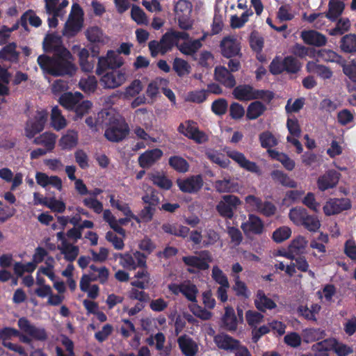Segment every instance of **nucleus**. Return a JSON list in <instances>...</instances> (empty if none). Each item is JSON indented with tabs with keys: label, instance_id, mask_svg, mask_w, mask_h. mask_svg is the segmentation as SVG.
Returning a JSON list of instances; mask_svg holds the SVG:
<instances>
[{
	"label": "nucleus",
	"instance_id": "54",
	"mask_svg": "<svg viewBox=\"0 0 356 356\" xmlns=\"http://www.w3.org/2000/svg\"><path fill=\"white\" fill-rule=\"evenodd\" d=\"M291 234L292 231L290 227L282 226L273 232L272 238L275 243H280L289 238Z\"/></svg>",
	"mask_w": 356,
	"mask_h": 356
},
{
	"label": "nucleus",
	"instance_id": "27",
	"mask_svg": "<svg viewBox=\"0 0 356 356\" xmlns=\"http://www.w3.org/2000/svg\"><path fill=\"white\" fill-rule=\"evenodd\" d=\"M79 143L78 132L74 129H68L59 139L58 146L63 150H72Z\"/></svg>",
	"mask_w": 356,
	"mask_h": 356
},
{
	"label": "nucleus",
	"instance_id": "39",
	"mask_svg": "<svg viewBox=\"0 0 356 356\" xmlns=\"http://www.w3.org/2000/svg\"><path fill=\"white\" fill-rule=\"evenodd\" d=\"M123 325L120 327V333L124 338H128L134 334L133 341L131 343V346L137 347L140 343V338L136 334V328L134 324L128 319L122 320Z\"/></svg>",
	"mask_w": 356,
	"mask_h": 356
},
{
	"label": "nucleus",
	"instance_id": "49",
	"mask_svg": "<svg viewBox=\"0 0 356 356\" xmlns=\"http://www.w3.org/2000/svg\"><path fill=\"white\" fill-rule=\"evenodd\" d=\"M270 156L279 161L284 167L288 170H292L295 168V162L291 159L286 154L280 153L275 150H268Z\"/></svg>",
	"mask_w": 356,
	"mask_h": 356
},
{
	"label": "nucleus",
	"instance_id": "17",
	"mask_svg": "<svg viewBox=\"0 0 356 356\" xmlns=\"http://www.w3.org/2000/svg\"><path fill=\"white\" fill-rule=\"evenodd\" d=\"M227 154L241 168L253 173L261 174L260 168L256 163L248 160L243 153L236 150H229L227 152Z\"/></svg>",
	"mask_w": 356,
	"mask_h": 356
},
{
	"label": "nucleus",
	"instance_id": "7",
	"mask_svg": "<svg viewBox=\"0 0 356 356\" xmlns=\"http://www.w3.org/2000/svg\"><path fill=\"white\" fill-rule=\"evenodd\" d=\"M83 13L80 6L74 3L72 6V10L65 23L63 33L68 36H72L78 33L83 26Z\"/></svg>",
	"mask_w": 356,
	"mask_h": 356
},
{
	"label": "nucleus",
	"instance_id": "55",
	"mask_svg": "<svg viewBox=\"0 0 356 356\" xmlns=\"http://www.w3.org/2000/svg\"><path fill=\"white\" fill-rule=\"evenodd\" d=\"M337 345V339L330 338L318 342L312 346L313 352H325L329 350H334V346Z\"/></svg>",
	"mask_w": 356,
	"mask_h": 356
},
{
	"label": "nucleus",
	"instance_id": "29",
	"mask_svg": "<svg viewBox=\"0 0 356 356\" xmlns=\"http://www.w3.org/2000/svg\"><path fill=\"white\" fill-rule=\"evenodd\" d=\"M83 99V95L79 92H65L58 98L59 104L68 111H74L79 101Z\"/></svg>",
	"mask_w": 356,
	"mask_h": 356
},
{
	"label": "nucleus",
	"instance_id": "24",
	"mask_svg": "<svg viewBox=\"0 0 356 356\" xmlns=\"http://www.w3.org/2000/svg\"><path fill=\"white\" fill-rule=\"evenodd\" d=\"M177 343L185 356H195L199 350L197 343L186 334L180 336L177 339Z\"/></svg>",
	"mask_w": 356,
	"mask_h": 356
},
{
	"label": "nucleus",
	"instance_id": "45",
	"mask_svg": "<svg viewBox=\"0 0 356 356\" xmlns=\"http://www.w3.org/2000/svg\"><path fill=\"white\" fill-rule=\"evenodd\" d=\"M307 70L310 73L316 74L323 79L331 78L332 72L331 70L323 65H318L316 63L310 61L307 64Z\"/></svg>",
	"mask_w": 356,
	"mask_h": 356
},
{
	"label": "nucleus",
	"instance_id": "34",
	"mask_svg": "<svg viewBox=\"0 0 356 356\" xmlns=\"http://www.w3.org/2000/svg\"><path fill=\"white\" fill-rule=\"evenodd\" d=\"M149 179L156 186L163 190H169L172 186V181L163 171H154L148 174Z\"/></svg>",
	"mask_w": 356,
	"mask_h": 356
},
{
	"label": "nucleus",
	"instance_id": "25",
	"mask_svg": "<svg viewBox=\"0 0 356 356\" xmlns=\"http://www.w3.org/2000/svg\"><path fill=\"white\" fill-rule=\"evenodd\" d=\"M72 49L79 58L81 69L86 72H92L94 69V62L89 60V51L86 48L81 47L80 45H74Z\"/></svg>",
	"mask_w": 356,
	"mask_h": 356
},
{
	"label": "nucleus",
	"instance_id": "33",
	"mask_svg": "<svg viewBox=\"0 0 356 356\" xmlns=\"http://www.w3.org/2000/svg\"><path fill=\"white\" fill-rule=\"evenodd\" d=\"M188 34L185 32H169L166 33L161 40V42L164 47V51H169L174 44H179V42L181 39H184L188 38Z\"/></svg>",
	"mask_w": 356,
	"mask_h": 356
},
{
	"label": "nucleus",
	"instance_id": "26",
	"mask_svg": "<svg viewBox=\"0 0 356 356\" xmlns=\"http://www.w3.org/2000/svg\"><path fill=\"white\" fill-rule=\"evenodd\" d=\"M35 180L42 188L50 186L59 191L63 188V181L58 176H49L44 172H38L35 174Z\"/></svg>",
	"mask_w": 356,
	"mask_h": 356
},
{
	"label": "nucleus",
	"instance_id": "37",
	"mask_svg": "<svg viewBox=\"0 0 356 356\" xmlns=\"http://www.w3.org/2000/svg\"><path fill=\"white\" fill-rule=\"evenodd\" d=\"M215 77L217 81L228 88H232L236 83L234 76L225 67L220 66L216 67Z\"/></svg>",
	"mask_w": 356,
	"mask_h": 356
},
{
	"label": "nucleus",
	"instance_id": "59",
	"mask_svg": "<svg viewBox=\"0 0 356 356\" xmlns=\"http://www.w3.org/2000/svg\"><path fill=\"white\" fill-rule=\"evenodd\" d=\"M38 274H43L48 277L50 280L54 281L56 275L54 273V259L48 257L45 261V266H40L38 270Z\"/></svg>",
	"mask_w": 356,
	"mask_h": 356
},
{
	"label": "nucleus",
	"instance_id": "53",
	"mask_svg": "<svg viewBox=\"0 0 356 356\" xmlns=\"http://www.w3.org/2000/svg\"><path fill=\"white\" fill-rule=\"evenodd\" d=\"M233 290L235 291L236 296H241L245 299L249 298L251 295V293L248 290L246 284L240 280L238 275L234 276Z\"/></svg>",
	"mask_w": 356,
	"mask_h": 356
},
{
	"label": "nucleus",
	"instance_id": "46",
	"mask_svg": "<svg viewBox=\"0 0 356 356\" xmlns=\"http://www.w3.org/2000/svg\"><path fill=\"white\" fill-rule=\"evenodd\" d=\"M340 48L345 53L356 52V34L349 33L342 37Z\"/></svg>",
	"mask_w": 356,
	"mask_h": 356
},
{
	"label": "nucleus",
	"instance_id": "14",
	"mask_svg": "<svg viewBox=\"0 0 356 356\" xmlns=\"http://www.w3.org/2000/svg\"><path fill=\"white\" fill-rule=\"evenodd\" d=\"M178 131L197 143H203L207 140V135L200 131L193 122L186 121L181 124L178 127Z\"/></svg>",
	"mask_w": 356,
	"mask_h": 356
},
{
	"label": "nucleus",
	"instance_id": "42",
	"mask_svg": "<svg viewBox=\"0 0 356 356\" xmlns=\"http://www.w3.org/2000/svg\"><path fill=\"white\" fill-rule=\"evenodd\" d=\"M58 249L64 254L65 259L69 261H74L79 253V247L70 244L67 241H63L58 246Z\"/></svg>",
	"mask_w": 356,
	"mask_h": 356
},
{
	"label": "nucleus",
	"instance_id": "40",
	"mask_svg": "<svg viewBox=\"0 0 356 356\" xmlns=\"http://www.w3.org/2000/svg\"><path fill=\"white\" fill-rule=\"evenodd\" d=\"M308 241L305 237L298 236L291 241L288 250H289V252L292 253L294 257L296 255L304 253Z\"/></svg>",
	"mask_w": 356,
	"mask_h": 356
},
{
	"label": "nucleus",
	"instance_id": "23",
	"mask_svg": "<svg viewBox=\"0 0 356 356\" xmlns=\"http://www.w3.org/2000/svg\"><path fill=\"white\" fill-rule=\"evenodd\" d=\"M163 154V151L160 149H148L140 155L138 164L143 168H149L159 161Z\"/></svg>",
	"mask_w": 356,
	"mask_h": 356
},
{
	"label": "nucleus",
	"instance_id": "48",
	"mask_svg": "<svg viewBox=\"0 0 356 356\" xmlns=\"http://www.w3.org/2000/svg\"><path fill=\"white\" fill-rule=\"evenodd\" d=\"M109 200L111 207L116 208L119 211H122L124 215L126 216L133 218L136 220V221H139L137 216H134L131 209H129L128 204L125 202H123L119 200L115 199L114 195H109Z\"/></svg>",
	"mask_w": 356,
	"mask_h": 356
},
{
	"label": "nucleus",
	"instance_id": "43",
	"mask_svg": "<svg viewBox=\"0 0 356 356\" xmlns=\"http://www.w3.org/2000/svg\"><path fill=\"white\" fill-rule=\"evenodd\" d=\"M223 323L229 331H234L237 328L238 320L233 307L227 306L225 308V314L222 317Z\"/></svg>",
	"mask_w": 356,
	"mask_h": 356
},
{
	"label": "nucleus",
	"instance_id": "2",
	"mask_svg": "<svg viewBox=\"0 0 356 356\" xmlns=\"http://www.w3.org/2000/svg\"><path fill=\"white\" fill-rule=\"evenodd\" d=\"M102 118V124L108 126L104 136L110 141L118 142L124 139L129 133V127L125 121L114 111H102L99 117Z\"/></svg>",
	"mask_w": 356,
	"mask_h": 356
},
{
	"label": "nucleus",
	"instance_id": "9",
	"mask_svg": "<svg viewBox=\"0 0 356 356\" xmlns=\"http://www.w3.org/2000/svg\"><path fill=\"white\" fill-rule=\"evenodd\" d=\"M127 74L124 70H113L102 74L100 83L104 88L114 89L123 85L127 79Z\"/></svg>",
	"mask_w": 356,
	"mask_h": 356
},
{
	"label": "nucleus",
	"instance_id": "60",
	"mask_svg": "<svg viewBox=\"0 0 356 356\" xmlns=\"http://www.w3.org/2000/svg\"><path fill=\"white\" fill-rule=\"evenodd\" d=\"M41 19L32 11L25 13L20 19V24L24 28H27V24L38 27L41 24Z\"/></svg>",
	"mask_w": 356,
	"mask_h": 356
},
{
	"label": "nucleus",
	"instance_id": "36",
	"mask_svg": "<svg viewBox=\"0 0 356 356\" xmlns=\"http://www.w3.org/2000/svg\"><path fill=\"white\" fill-rule=\"evenodd\" d=\"M57 136L51 132H44L34 139V143L38 145H42L47 151H52L56 145Z\"/></svg>",
	"mask_w": 356,
	"mask_h": 356
},
{
	"label": "nucleus",
	"instance_id": "62",
	"mask_svg": "<svg viewBox=\"0 0 356 356\" xmlns=\"http://www.w3.org/2000/svg\"><path fill=\"white\" fill-rule=\"evenodd\" d=\"M253 14L252 11L248 10L241 16L232 15L230 18V25L233 29H239L244 26L248 21L249 17Z\"/></svg>",
	"mask_w": 356,
	"mask_h": 356
},
{
	"label": "nucleus",
	"instance_id": "56",
	"mask_svg": "<svg viewBox=\"0 0 356 356\" xmlns=\"http://www.w3.org/2000/svg\"><path fill=\"white\" fill-rule=\"evenodd\" d=\"M15 48L16 45L15 43H10L3 47L0 51V58L12 62L16 61L18 58V53Z\"/></svg>",
	"mask_w": 356,
	"mask_h": 356
},
{
	"label": "nucleus",
	"instance_id": "61",
	"mask_svg": "<svg viewBox=\"0 0 356 356\" xmlns=\"http://www.w3.org/2000/svg\"><path fill=\"white\" fill-rule=\"evenodd\" d=\"M79 88L85 92H93L97 86V81L94 76L82 78L79 83Z\"/></svg>",
	"mask_w": 356,
	"mask_h": 356
},
{
	"label": "nucleus",
	"instance_id": "13",
	"mask_svg": "<svg viewBox=\"0 0 356 356\" xmlns=\"http://www.w3.org/2000/svg\"><path fill=\"white\" fill-rule=\"evenodd\" d=\"M351 207L350 201L348 198H330L323 206L325 216H330L340 213Z\"/></svg>",
	"mask_w": 356,
	"mask_h": 356
},
{
	"label": "nucleus",
	"instance_id": "16",
	"mask_svg": "<svg viewBox=\"0 0 356 356\" xmlns=\"http://www.w3.org/2000/svg\"><path fill=\"white\" fill-rule=\"evenodd\" d=\"M241 228L247 236L260 235L264 231V223L259 217L249 214L248 220L241 224Z\"/></svg>",
	"mask_w": 356,
	"mask_h": 356
},
{
	"label": "nucleus",
	"instance_id": "4",
	"mask_svg": "<svg viewBox=\"0 0 356 356\" xmlns=\"http://www.w3.org/2000/svg\"><path fill=\"white\" fill-rule=\"evenodd\" d=\"M193 5L187 0H179L175 5L174 10L179 26L182 29H190L193 21L191 19Z\"/></svg>",
	"mask_w": 356,
	"mask_h": 356
},
{
	"label": "nucleus",
	"instance_id": "58",
	"mask_svg": "<svg viewBox=\"0 0 356 356\" xmlns=\"http://www.w3.org/2000/svg\"><path fill=\"white\" fill-rule=\"evenodd\" d=\"M173 70L179 76L188 74L191 72V65L181 58H176L173 61Z\"/></svg>",
	"mask_w": 356,
	"mask_h": 356
},
{
	"label": "nucleus",
	"instance_id": "32",
	"mask_svg": "<svg viewBox=\"0 0 356 356\" xmlns=\"http://www.w3.org/2000/svg\"><path fill=\"white\" fill-rule=\"evenodd\" d=\"M87 40L92 43L104 45L109 42V38L97 26H91L86 31Z\"/></svg>",
	"mask_w": 356,
	"mask_h": 356
},
{
	"label": "nucleus",
	"instance_id": "11",
	"mask_svg": "<svg viewBox=\"0 0 356 356\" xmlns=\"http://www.w3.org/2000/svg\"><path fill=\"white\" fill-rule=\"evenodd\" d=\"M241 204V201L238 197L232 195H224L218 203L216 210L221 216L232 218L234 210Z\"/></svg>",
	"mask_w": 356,
	"mask_h": 356
},
{
	"label": "nucleus",
	"instance_id": "51",
	"mask_svg": "<svg viewBox=\"0 0 356 356\" xmlns=\"http://www.w3.org/2000/svg\"><path fill=\"white\" fill-rule=\"evenodd\" d=\"M135 278L136 280L132 282L131 285L141 289L147 288L150 283L149 274L145 269L138 270L135 275Z\"/></svg>",
	"mask_w": 356,
	"mask_h": 356
},
{
	"label": "nucleus",
	"instance_id": "12",
	"mask_svg": "<svg viewBox=\"0 0 356 356\" xmlns=\"http://www.w3.org/2000/svg\"><path fill=\"white\" fill-rule=\"evenodd\" d=\"M48 116V113L44 110L37 111L34 118L30 120L25 128L26 136L32 138L35 134L43 130Z\"/></svg>",
	"mask_w": 356,
	"mask_h": 356
},
{
	"label": "nucleus",
	"instance_id": "6",
	"mask_svg": "<svg viewBox=\"0 0 356 356\" xmlns=\"http://www.w3.org/2000/svg\"><path fill=\"white\" fill-rule=\"evenodd\" d=\"M182 260L188 266V271L194 273L208 269L209 263L212 261V257L208 251H202L197 255L184 257Z\"/></svg>",
	"mask_w": 356,
	"mask_h": 356
},
{
	"label": "nucleus",
	"instance_id": "35",
	"mask_svg": "<svg viewBox=\"0 0 356 356\" xmlns=\"http://www.w3.org/2000/svg\"><path fill=\"white\" fill-rule=\"evenodd\" d=\"M254 305L259 311L264 312L267 309H272L276 307V303L261 290L257 292L254 299Z\"/></svg>",
	"mask_w": 356,
	"mask_h": 356
},
{
	"label": "nucleus",
	"instance_id": "57",
	"mask_svg": "<svg viewBox=\"0 0 356 356\" xmlns=\"http://www.w3.org/2000/svg\"><path fill=\"white\" fill-rule=\"evenodd\" d=\"M304 340L307 343L317 341L325 337V332L321 329L307 328L302 332Z\"/></svg>",
	"mask_w": 356,
	"mask_h": 356
},
{
	"label": "nucleus",
	"instance_id": "10",
	"mask_svg": "<svg viewBox=\"0 0 356 356\" xmlns=\"http://www.w3.org/2000/svg\"><path fill=\"white\" fill-rule=\"evenodd\" d=\"M168 289L175 295L182 294L188 300L197 302V296L199 293L198 289L190 280H185L180 284H170L168 285Z\"/></svg>",
	"mask_w": 356,
	"mask_h": 356
},
{
	"label": "nucleus",
	"instance_id": "30",
	"mask_svg": "<svg viewBox=\"0 0 356 356\" xmlns=\"http://www.w3.org/2000/svg\"><path fill=\"white\" fill-rule=\"evenodd\" d=\"M300 37L306 44L310 45L320 47L327 42V38L324 35L313 30L302 31Z\"/></svg>",
	"mask_w": 356,
	"mask_h": 356
},
{
	"label": "nucleus",
	"instance_id": "41",
	"mask_svg": "<svg viewBox=\"0 0 356 356\" xmlns=\"http://www.w3.org/2000/svg\"><path fill=\"white\" fill-rule=\"evenodd\" d=\"M51 123L56 131H60L67 125V120L62 115L61 111L58 106H54L51 109Z\"/></svg>",
	"mask_w": 356,
	"mask_h": 356
},
{
	"label": "nucleus",
	"instance_id": "20",
	"mask_svg": "<svg viewBox=\"0 0 356 356\" xmlns=\"http://www.w3.org/2000/svg\"><path fill=\"white\" fill-rule=\"evenodd\" d=\"M222 54L227 58L238 56L240 53V42L234 36H227L223 38L220 43Z\"/></svg>",
	"mask_w": 356,
	"mask_h": 356
},
{
	"label": "nucleus",
	"instance_id": "47",
	"mask_svg": "<svg viewBox=\"0 0 356 356\" xmlns=\"http://www.w3.org/2000/svg\"><path fill=\"white\" fill-rule=\"evenodd\" d=\"M271 177L275 182L284 186L289 188H296L297 186V183L294 180L280 170H274L272 172Z\"/></svg>",
	"mask_w": 356,
	"mask_h": 356
},
{
	"label": "nucleus",
	"instance_id": "15",
	"mask_svg": "<svg viewBox=\"0 0 356 356\" xmlns=\"http://www.w3.org/2000/svg\"><path fill=\"white\" fill-rule=\"evenodd\" d=\"M46 7L52 17L49 19V24L51 27L56 26L58 24L57 17L64 15L63 8L68 6L67 0H45Z\"/></svg>",
	"mask_w": 356,
	"mask_h": 356
},
{
	"label": "nucleus",
	"instance_id": "44",
	"mask_svg": "<svg viewBox=\"0 0 356 356\" xmlns=\"http://www.w3.org/2000/svg\"><path fill=\"white\" fill-rule=\"evenodd\" d=\"M90 270L89 274L92 277L93 281H98L101 284H104L108 281L110 273L106 267H97L95 265H90Z\"/></svg>",
	"mask_w": 356,
	"mask_h": 356
},
{
	"label": "nucleus",
	"instance_id": "28",
	"mask_svg": "<svg viewBox=\"0 0 356 356\" xmlns=\"http://www.w3.org/2000/svg\"><path fill=\"white\" fill-rule=\"evenodd\" d=\"M183 40L184 41L182 43L179 42L177 48L183 54L191 56L202 47V42L204 40V36L197 40H190L188 35V38Z\"/></svg>",
	"mask_w": 356,
	"mask_h": 356
},
{
	"label": "nucleus",
	"instance_id": "38",
	"mask_svg": "<svg viewBox=\"0 0 356 356\" xmlns=\"http://www.w3.org/2000/svg\"><path fill=\"white\" fill-rule=\"evenodd\" d=\"M345 5L339 0H330L325 17L334 22L342 14Z\"/></svg>",
	"mask_w": 356,
	"mask_h": 356
},
{
	"label": "nucleus",
	"instance_id": "50",
	"mask_svg": "<svg viewBox=\"0 0 356 356\" xmlns=\"http://www.w3.org/2000/svg\"><path fill=\"white\" fill-rule=\"evenodd\" d=\"M266 108L264 104L255 101L248 106L246 113L247 118L250 120H255L264 113Z\"/></svg>",
	"mask_w": 356,
	"mask_h": 356
},
{
	"label": "nucleus",
	"instance_id": "8",
	"mask_svg": "<svg viewBox=\"0 0 356 356\" xmlns=\"http://www.w3.org/2000/svg\"><path fill=\"white\" fill-rule=\"evenodd\" d=\"M118 257L120 259V264L124 268L128 270H136L138 267H146V256L145 253L136 250L133 254L126 252L124 254H118Z\"/></svg>",
	"mask_w": 356,
	"mask_h": 356
},
{
	"label": "nucleus",
	"instance_id": "19",
	"mask_svg": "<svg viewBox=\"0 0 356 356\" xmlns=\"http://www.w3.org/2000/svg\"><path fill=\"white\" fill-rule=\"evenodd\" d=\"M341 175L334 170H330L320 176L317 180V186L320 191H325L334 188L339 183Z\"/></svg>",
	"mask_w": 356,
	"mask_h": 356
},
{
	"label": "nucleus",
	"instance_id": "52",
	"mask_svg": "<svg viewBox=\"0 0 356 356\" xmlns=\"http://www.w3.org/2000/svg\"><path fill=\"white\" fill-rule=\"evenodd\" d=\"M307 211L302 207H295L290 210L289 219L296 225H302L307 215Z\"/></svg>",
	"mask_w": 356,
	"mask_h": 356
},
{
	"label": "nucleus",
	"instance_id": "22",
	"mask_svg": "<svg viewBox=\"0 0 356 356\" xmlns=\"http://www.w3.org/2000/svg\"><path fill=\"white\" fill-rule=\"evenodd\" d=\"M213 341L219 349L227 352H234L236 348H238L240 343L237 339L224 333L216 335Z\"/></svg>",
	"mask_w": 356,
	"mask_h": 356
},
{
	"label": "nucleus",
	"instance_id": "64",
	"mask_svg": "<svg viewBox=\"0 0 356 356\" xmlns=\"http://www.w3.org/2000/svg\"><path fill=\"white\" fill-rule=\"evenodd\" d=\"M302 225L309 232H316L320 229L321 223L317 216L307 213Z\"/></svg>",
	"mask_w": 356,
	"mask_h": 356
},
{
	"label": "nucleus",
	"instance_id": "1",
	"mask_svg": "<svg viewBox=\"0 0 356 356\" xmlns=\"http://www.w3.org/2000/svg\"><path fill=\"white\" fill-rule=\"evenodd\" d=\"M37 63L44 74L54 76H72L77 70L73 56L67 49H62L52 57L40 55L38 57Z\"/></svg>",
	"mask_w": 356,
	"mask_h": 356
},
{
	"label": "nucleus",
	"instance_id": "31",
	"mask_svg": "<svg viewBox=\"0 0 356 356\" xmlns=\"http://www.w3.org/2000/svg\"><path fill=\"white\" fill-rule=\"evenodd\" d=\"M43 49L45 51H53L54 54L60 53L62 49H67L62 44L60 36L49 34L43 41Z\"/></svg>",
	"mask_w": 356,
	"mask_h": 356
},
{
	"label": "nucleus",
	"instance_id": "63",
	"mask_svg": "<svg viewBox=\"0 0 356 356\" xmlns=\"http://www.w3.org/2000/svg\"><path fill=\"white\" fill-rule=\"evenodd\" d=\"M245 320L250 327H257L263 322L264 315L257 311L250 309L245 312Z\"/></svg>",
	"mask_w": 356,
	"mask_h": 356
},
{
	"label": "nucleus",
	"instance_id": "21",
	"mask_svg": "<svg viewBox=\"0 0 356 356\" xmlns=\"http://www.w3.org/2000/svg\"><path fill=\"white\" fill-rule=\"evenodd\" d=\"M262 91L255 90L249 85H241L233 90L234 97L240 101H250L261 97Z\"/></svg>",
	"mask_w": 356,
	"mask_h": 356
},
{
	"label": "nucleus",
	"instance_id": "3",
	"mask_svg": "<svg viewBox=\"0 0 356 356\" xmlns=\"http://www.w3.org/2000/svg\"><path fill=\"white\" fill-rule=\"evenodd\" d=\"M17 326L22 332L20 341L30 343L33 340L45 341L47 339L46 330L31 323L26 318L22 317L17 321Z\"/></svg>",
	"mask_w": 356,
	"mask_h": 356
},
{
	"label": "nucleus",
	"instance_id": "18",
	"mask_svg": "<svg viewBox=\"0 0 356 356\" xmlns=\"http://www.w3.org/2000/svg\"><path fill=\"white\" fill-rule=\"evenodd\" d=\"M180 191L184 193H193L197 192L203 185L201 176H191L187 179H179L177 181Z\"/></svg>",
	"mask_w": 356,
	"mask_h": 356
},
{
	"label": "nucleus",
	"instance_id": "5",
	"mask_svg": "<svg viewBox=\"0 0 356 356\" xmlns=\"http://www.w3.org/2000/svg\"><path fill=\"white\" fill-rule=\"evenodd\" d=\"M124 64V59L117 52L109 50L105 56L98 58L96 74L101 76L106 69L115 70L120 68Z\"/></svg>",
	"mask_w": 356,
	"mask_h": 356
}]
</instances>
